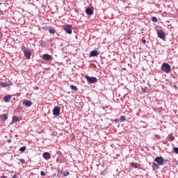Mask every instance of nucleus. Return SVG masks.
Wrapping results in <instances>:
<instances>
[{"instance_id":"obj_1","label":"nucleus","mask_w":178,"mask_h":178,"mask_svg":"<svg viewBox=\"0 0 178 178\" xmlns=\"http://www.w3.org/2000/svg\"><path fill=\"white\" fill-rule=\"evenodd\" d=\"M161 69L162 72H164V73H169L171 70L170 65H169L168 63H163L161 67Z\"/></svg>"},{"instance_id":"obj_2","label":"nucleus","mask_w":178,"mask_h":178,"mask_svg":"<svg viewBox=\"0 0 178 178\" xmlns=\"http://www.w3.org/2000/svg\"><path fill=\"white\" fill-rule=\"evenodd\" d=\"M85 79H86L88 81V84H94V83H97L98 79L95 76H85Z\"/></svg>"},{"instance_id":"obj_3","label":"nucleus","mask_w":178,"mask_h":178,"mask_svg":"<svg viewBox=\"0 0 178 178\" xmlns=\"http://www.w3.org/2000/svg\"><path fill=\"white\" fill-rule=\"evenodd\" d=\"M154 162H156L159 166H163L165 164V159H163V157L162 156H157L154 159Z\"/></svg>"},{"instance_id":"obj_4","label":"nucleus","mask_w":178,"mask_h":178,"mask_svg":"<svg viewBox=\"0 0 178 178\" xmlns=\"http://www.w3.org/2000/svg\"><path fill=\"white\" fill-rule=\"evenodd\" d=\"M63 30L67 33V34H72V25L66 24L63 26Z\"/></svg>"},{"instance_id":"obj_5","label":"nucleus","mask_w":178,"mask_h":178,"mask_svg":"<svg viewBox=\"0 0 178 178\" xmlns=\"http://www.w3.org/2000/svg\"><path fill=\"white\" fill-rule=\"evenodd\" d=\"M60 114V107L59 106L54 107V108L53 109L54 116H59Z\"/></svg>"},{"instance_id":"obj_6","label":"nucleus","mask_w":178,"mask_h":178,"mask_svg":"<svg viewBox=\"0 0 178 178\" xmlns=\"http://www.w3.org/2000/svg\"><path fill=\"white\" fill-rule=\"evenodd\" d=\"M157 35H158L159 38H161V40H165V38H166L165 32H163L162 30H159L157 31Z\"/></svg>"},{"instance_id":"obj_7","label":"nucleus","mask_w":178,"mask_h":178,"mask_svg":"<svg viewBox=\"0 0 178 178\" xmlns=\"http://www.w3.org/2000/svg\"><path fill=\"white\" fill-rule=\"evenodd\" d=\"M23 106H26V108H29V106H31L33 105V103L30 100L24 99L22 102Z\"/></svg>"},{"instance_id":"obj_8","label":"nucleus","mask_w":178,"mask_h":178,"mask_svg":"<svg viewBox=\"0 0 178 178\" xmlns=\"http://www.w3.org/2000/svg\"><path fill=\"white\" fill-rule=\"evenodd\" d=\"M24 55L26 59H30V58H31V51L29 50H24Z\"/></svg>"},{"instance_id":"obj_9","label":"nucleus","mask_w":178,"mask_h":178,"mask_svg":"<svg viewBox=\"0 0 178 178\" xmlns=\"http://www.w3.org/2000/svg\"><path fill=\"white\" fill-rule=\"evenodd\" d=\"M10 99H12V96L10 95H6L3 98V101H4V102H10Z\"/></svg>"},{"instance_id":"obj_10","label":"nucleus","mask_w":178,"mask_h":178,"mask_svg":"<svg viewBox=\"0 0 178 178\" xmlns=\"http://www.w3.org/2000/svg\"><path fill=\"white\" fill-rule=\"evenodd\" d=\"M43 158L47 161H48V159H51V154H49V152L43 153Z\"/></svg>"},{"instance_id":"obj_11","label":"nucleus","mask_w":178,"mask_h":178,"mask_svg":"<svg viewBox=\"0 0 178 178\" xmlns=\"http://www.w3.org/2000/svg\"><path fill=\"white\" fill-rule=\"evenodd\" d=\"M86 15H89L90 16H91V15L94 13V11L92 10V9L88 8L86 9Z\"/></svg>"},{"instance_id":"obj_12","label":"nucleus","mask_w":178,"mask_h":178,"mask_svg":"<svg viewBox=\"0 0 178 178\" xmlns=\"http://www.w3.org/2000/svg\"><path fill=\"white\" fill-rule=\"evenodd\" d=\"M98 55H99V53H98V51H92L90 53V58H92V57H94V56H98Z\"/></svg>"},{"instance_id":"obj_13","label":"nucleus","mask_w":178,"mask_h":178,"mask_svg":"<svg viewBox=\"0 0 178 178\" xmlns=\"http://www.w3.org/2000/svg\"><path fill=\"white\" fill-rule=\"evenodd\" d=\"M42 58L44 59V60H51V55L44 54Z\"/></svg>"},{"instance_id":"obj_14","label":"nucleus","mask_w":178,"mask_h":178,"mask_svg":"<svg viewBox=\"0 0 178 178\" xmlns=\"http://www.w3.org/2000/svg\"><path fill=\"white\" fill-rule=\"evenodd\" d=\"M1 120H2L3 122L6 121V120H8V115H6V114H3V115H1Z\"/></svg>"},{"instance_id":"obj_15","label":"nucleus","mask_w":178,"mask_h":178,"mask_svg":"<svg viewBox=\"0 0 178 178\" xmlns=\"http://www.w3.org/2000/svg\"><path fill=\"white\" fill-rule=\"evenodd\" d=\"M70 88H71V90H72L73 91H79V88H77V86H74V85H70Z\"/></svg>"},{"instance_id":"obj_16","label":"nucleus","mask_w":178,"mask_h":178,"mask_svg":"<svg viewBox=\"0 0 178 178\" xmlns=\"http://www.w3.org/2000/svg\"><path fill=\"white\" fill-rule=\"evenodd\" d=\"M49 33L50 34H55V33H56V30H55L54 29H52V28H49Z\"/></svg>"},{"instance_id":"obj_17","label":"nucleus","mask_w":178,"mask_h":178,"mask_svg":"<svg viewBox=\"0 0 178 178\" xmlns=\"http://www.w3.org/2000/svg\"><path fill=\"white\" fill-rule=\"evenodd\" d=\"M13 122H14L15 123H17V122H19V118H17V116L14 115L13 117Z\"/></svg>"},{"instance_id":"obj_18","label":"nucleus","mask_w":178,"mask_h":178,"mask_svg":"<svg viewBox=\"0 0 178 178\" xmlns=\"http://www.w3.org/2000/svg\"><path fill=\"white\" fill-rule=\"evenodd\" d=\"M26 146H22V147H21L19 148V151H20L21 152H24L26 151Z\"/></svg>"},{"instance_id":"obj_19","label":"nucleus","mask_w":178,"mask_h":178,"mask_svg":"<svg viewBox=\"0 0 178 178\" xmlns=\"http://www.w3.org/2000/svg\"><path fill=\"white\" fill-rule=\"evenodd\" d=\"M131 165L132 166V168H134V169H138V165H137L136 163H131Z\"/></svg>"},{"instance_id":"obj_20","label":"nucleus","mask_w":178,"mask_h":178,"mask_svg":"<svg viewBox=\"0 0 178 178\" xmlns=\"http://www.w3.org/2000/svg\"><path fill=\"white\" fill-rule=\"evenodd\" d=\"M0 86H1V87H8V83H6V82H1L0 83Z\"/></svg>"},{"instance_id":"obj_21","label":"nucleus","mask_w":178,"mask_h":178,"mask_svg":"<svg viewBox=\"0 0 178 178\" xmlns=\"http://www.w3.org/2000/svg\"><path fill=\"white\" fill-rule=\"evenodd\" d=\"M69 175H70V172H63V176H64V177H67V176H69Z\"/></svg>"},{"instance_id":"obj_22","label":"nucleus","mask_w":178,"mask_h":178,"mask_svg":"<svg viewBox=\"0 0 178 178\" xmlns=\"http://www.w3.org/2000/svg\"><path fill=\"white\" fill-rule=\"evenodd\" d=\"M143 92H148V91H149V89L148 88V87L146 86L143 89Z\"/></svg>"},{"instance_id":"obj_23","label":"nucleus","mask_w":178,"mask_h":178,"mask_svg":"<svg viewBox=\"0 0 178 178\" xmlns=\"http://www.w3.org/2000/svg\"><path fill=\"white\" fill-rule=\"evenodd\" d=\"M120 122H126V118L124 116H121Z\"/></svg>"},{"instance_id":"obj_24","label":"nucleus","mask_w":178,"mask_h":178,"mask_svg":"<svg viewBox=\"0 0 178 178\" xmlns=\"http://www.w3.org/2000/svg\"><path fill=\"white\" fill-rule=\"evenodd\" d=\"M19 161L20 162V163H22V165H24V163H26V161L23 159H19Z\"/></svg>"},{"instance_id":"obj_25","label":"nucleus","mask_w":178,"mask_h":178,"mask_svg":"<svg viewBox=\"0 0 178 178\" xmlns=\"http://www.w3.org/2000/svg\"><path fill=\"white\" fill-rule=\"evenodd\" d=\"M173 152H175V154H178V147H174Z\"/></svg>"},{"instance_id":"obj_26","label":"nucleus","mask_w":178,"mask_h":178,"mask_svg":"<svg viewBox=\"0 0 178 178\" xmlns=\"http://www.w3.org/2000/svg\"><path fill=\"white\" fill-rule=\"evenodd\" d=\"M152 22H158V18H156V17H152Z\"/></svg>"},{"instance_id":"obj_27","label":"nucleus","mask_w":178,"mask_h":178,"mask_svg":"<svg viewBox=\"0 0 178 178\" xmlns=\"http://www.w3.org/2000/svg\"><path fill=\"white\" fill-rule=\"evenodd\" d=\"M42 30H44V31H47V30H48V26H42Z\"/></svg>"},{"instance_id":"obj_28","label":"nucleus","mask_w":178,"mask_h":178,"mask_svg":"<svg viewBox=\"0 0 178 178\" xmlns=\"http://www.w3.org/2000/svg\"><path fill=\"white\" fill-rule=\"evenodd\" d=\"M153 165L156 167V169H159V164L154 163Z\"/></svg>"},{"instance_id":"obj_29","label":"nucleus","mask_w":178,"mask_h":178,"mask_svg":"<svg viewBox=\"0 0 178 178\" xmlns=\"http://www.w3.org/2000/svg\"><path fill=\"white\" fill-rule=\"evenodd\" d=\"M63 172H62V170H58V175H63Z\"/></svg>"},{"instance_id":"obj_30","label":"nucleus","mask_w":178,"mask_h":178,"mask_svg":"<svg viewBox=\"0 0 178 178\" xmlns=\"http://www.w3.org/2000/svg\"><path fill=\"white\" fill-rule=\"evenodd\" d=\"M40 175H41V176H45V172L41 171Z\"/></svg>"},{"instance_id":"obj_31","label":"nucleus","mask_w":178,"mask_h":178,"mask_svg":"<svg viewBox=\"0 0 178 178\" xmlns=\"http://www.w3.org/2000/svg\"><path fill=\"white\" fill-rule=\"evenodd\" d=\"M142 42H143V44H145V42H147V40H146L145 39L142 40Z\"/></svg>"},{"instance_id":"obj_32","label":"nucleus","mask_w":178,"mask_h":178,"mask_svg":"<svg viewBox=\"0 0 178 178\" xmlns=\"http://www.w3.org/2000/svg\"><path fill=\"white\" fill-rule=\"evenodd\" d=\"M170 140H171V141H173V140H175V137L174 136H170Z\"/></svg>"},{"instance_id":"obj_33","label":"nucleus","mask_w":178,"mask_h":178,"mask_svg":"<svg viewBox=\"0 0 178 178\" xmlns=\"http://www.w3.org/2000/svg\"><path fill=\"white\" fill-rule=\"evenodd\" d=\"M7 143H12V140H11V139H8V140H7Z\"/></svg>"},{"instance_id":"obj_34","label":"nucleus","mask_w":178,"mask_h":178,"mask_svg":"<svg viewBox=\"0 0 178 178\" xmlns=\"http://www.w3.org/2000/svg\"><path fill=\"white\" fill-rule=\"evenodd\" d=\"M120 120L115 119V122H119Z\"/></svg>"},{"instance_id":"obj_35","label":"nucleus","mask_w":178,"mask_h":178,"mask_svg":"<svg viewBox=\"0 0 178 178\" xmlns=\"http://www.w3.org/2000/svg\"><path fill=\"white\" fill-rule=\"evenodd\" d=\"M140 31H144V29H140Z\"/></svg>"},{"instance_id":"obj_36","label":"nucleus","mask_w":178,"mask_h":178,"mask_svg":"<svg viewBox=\"0 0 178 178\" xmlns=\"http://www.w3.org/2000/svg\"><path fill=\"white\" fill-rule=\"evenodd\" d=\"M15 99H16L15 97L13 98V101H15Z\"/></svg>"},{"instance_id":"obj_37","label":"nucleus","mask_w":178,"mask_h":178,"mask_svg":"<svg viewBox=\"0 0 178 178\" xmlns=\"http://www.w3.org/2000/svg\"><path fill=\"white\" fill-rule=\"evenodd\" d=\"M58 159H56V162H58Z\"/></svg>"}]
</instances>
